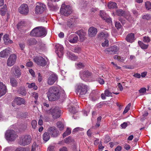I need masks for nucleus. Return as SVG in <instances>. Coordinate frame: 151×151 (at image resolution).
I'll use <instances>...</instances> for the list:
<instances>
[{
	"instance_id": "obj_21",
	"label": "nucleus",
	"mask_w": 151,
	"mask_h": 151,
	"mask_svg": "<svg viewBox=\"0 0 151 151\" xmlns=\"http://www.w3.org/2000/svg\"><path fill=\"white\" fill-rule=\"evenodd\" d=\"M125 39L127 42L130 43L133 42L135 40L134 34L132 33L129 34L127 36Z\"/></svg>"
},
{
	"instance_id": "obj_53",
	"label": "nucleus",
	"mask_w": 151,
	"mask_h": 151,
	"mask_svg": "<svg viewBox=\"0 0 151 151\" xmlns=\"http://www.w3.org/2000/svg\"><path fill=\"white\" fill-rule=\"evenodd\" d=\"M92 130L90 129H89L87 132V135L89 137H91L92 134Z\"/></svg>"
},
{
	"instance_id": "obj_34",
	"label": "nucleus",
	"mask_w": 151,
	"mask_h": 151,
	"mask_svg": "<svg viewBox=\"0 0 151 151\" xmlns=\"http://www.w3.org/2000/svg\"><path fill=\"white\" fill-rule=\"evenodd\" d=\"M28 42V44L29 45H35L37 42V40L34 39H31L29 40Z\"/></svg>"
},
{
	"instance_id": "obj_24",
	"label": "nucleus",
	"mask_w": 151,
	"mask_h": 151,
	"mask_svg": "<svg viewBox=\"0 0 151 151\" xmlns=\"http://www.w3.org/2000/svg\"><path fill=\"white\" fill-rule=\"evenodd\" d=\"M9 52V48H7L4 50L0 52V57L1 58H5L8 55Z\"/></svg>"
},
{
	"instance_id": "obj_30",
	"label": "nucleus",
	"mask_w": 151,
	"mask_h": 151,
	"mask_svg": "<svg viewBox=\"0 0 151 151\" xmlns=\"http://www.w3.org/2000/svg\"><path fill=\"white\" fill-rule=\"evenodd\" d=\"M19 93L23 96H25L27 93L26 89L23 88L21 87L18 90Z\"/></svg>"
},
{
	"instance_id": "obj_40",
	"label": "nucleus",
	"mask_w": 151,
	"mask_h": 151,
	"mask_svg": "<svg viewBox=\"0 0 151 151\" xmlns=\"http://www.w3.org/2000/svg\"><path fill=\"white\" fill-rule=\"evenodd\" d=\"M71 132L70 129L68 128L66 131L63 134V137H64L70 134Z\"/></svg>"
},
{
	"instance_id": "obj_46",
	"label": "nucleus",
	"mask_w": 151,
	"mask_h": 151,
	"mask_svg": "<svg viewBox=\"0 0 151 151\" xmlns=\"http://www.w3.org/2000/svg\"><path fill=\"white\" fill-rule=\"evenodd\" d=\"M84 130V129L82 128H80L79 127H76L74 129L73 131V132H78L79 131H83Z\"/></svg>"
},
{
	"instance_id": "obj_42",
	"label": "nucleus",
	"mask_w": 151,
	"mask_h": 151,
	"mask_svg": "<svg viewBox=\"0 0 151 151\" xmlns=\"http://www.w3.org/2000/svg\"><path fill=\"white\" fill-rule=\"evenodd\" d=\"M131 106V104L130 103H129L127 106L125 107L124 111L123 112V114H124L127 113L128 110L129 109L130 107Z\"/></svg>"
},
{
	"instance_id": "obj_23",
	"label": "nucleus",
	"mask_w": 151,
	"mask_h": 151,
	"mask_svg": "<svg viewBox=\"0 0 151 151\" xmlns=\"http://www.w3.org/2000/svg\"><path fill=\"white\" fill-rule=\"evenodd\" d=\"M100 14L101 18L104 20L108 22H111V19L109 18L106 16V14L103 11H101L100 12Z\"/></svg>"
},
{
	"instance_id": "obj_41",
	"label": "nucleus",
	"mask_w": 151,
	"mask_h": 151,
	"mask_svg": "<svg viewBox=\"0 0 151 151\" xmlns=\"http://www.w3.org/2000/svg\"><path fill=\"white\" fill-rule=\"evenodd\" d=\"M104 94L105 96L108 97L111 96L112 97V93L109 91L107 89L106 90L104 91Z\"/></svg>"
},
{
	"instance_id": "obj_33",
	"label": "nucleus",
	"mask_w": 151,
	"mask_h": 151,
	"mask_svg": "<svg viewBox=\"0 0 151 151\" xmlns=\"http://www.w3.org/2000/svg\"><path fill=\"white\" fill-rule=\"evenodd\" d=\"M10 82L12 86L13 87H16L17 85V82L14 78H12L10 79Z\"/></svg>"
},
{
	"instance_id": "obj_7",
	"label": "nucleus",
	"mask_w": 151,
	"mask_h": 151,
	"mask_svg": "<svg viewBox=\"0 0 151 151\" xmlns=\"http://www.w3.org/2000/svg\"><path fill=\"white\" fill-rule=\"evenodd\" d=\"M46 6L43 3L37 2L35 8V12L36 14H40L45 10Z\"/></svg>"
},
{
	"instance_id": "obj_17",
	"label": "nucleus",
	"mask_w": 151,
	"mask_h": 151,
	"mask_svg": "<svg viewBox=\"0 0 151 151\" xmlns=\"http://www.w3.org/2000/svg\"><path fill=\"white\" fill-rule=\"evenodd\" d=\"M48 133L49 134L53 137H56L58 136V132L54 127H50L48 129Z\"/></svg>"
},
{
	"instance_id": "obj_56",
	"label": "nucleus",
	"mask_w": 151,
	"mask_h": 151,
	"mask_svg": "<svg viewBox=\"0 0 151 151\" xmlns=\"http://www.w3.org/2000/svg\"><path fill=\"white\" fill-rule=\"evenodd\" d=\"M32 96L35 98V99L37 100L38 97V94L36 92H33L32 93Z\"/></svg>"
},
{
	"instance_id": "obj_8",
	"label": "nucleus",
	"mask_w": 151,
	"mask_h": 151,
	"mask_svg": "<svg viewBox=\"0 0 151 151\" xmlns=\"http://www.w3.org/2000/svg\"><path fill=\"white\" fill-rule=\"evenodd\" d=\"M49 110L53 119H57L60 116L61 111L59 107H56L52 108Z\"/></svg>"
},
{
	"instance_id": "obj_6",
	"label": "nucleus",
	"mask_w": 151,
	"mask_h": 151,
	"mask_svg": "<svg viewBox=\"0 0 151 151\" xmlns=\"http://www.w3.org/2000/svg\"><path fill=\"white\" fill-rule=\"evenodd\" d=\"M5 136L7 140L11 141H13L17 137L15 131L12 130L7 131Z\"/></svg>"
},
{
	"instance_id": "obj_26",
	"label": "nucleus",
	"mask_w": 151,
	"mask_h": 151,
	"mask_svg": "<svg viewBox=\"0 0 151 151\" xmlns=\"http://www.w3.org/2000/svg\"><path fill=\"white\" fill-rule=\"evenodd\" d=\"M3 40L5 44H8L13 43L12 40L9 39V35H5L3 37Z\"/></svg>"
},
{
	"instance_id": "obj_28",
	"label": "nucleus",
	"mask_w": 151,
	"mask_h": 151,
	"mask_svg": "<svg viewBox=\"0 0 151 151\" xmlns=\"http://www.w3.org/2000/svg\"><path fill=\"white\" fill-rule=\"evenodd\" d=\"M116 14L119 16H123L125 17V11L122 9H120L117 10L116 11Z\"/></svg>"
},
{
	"instance_id": "obj_52",
	"label": "nucleus",
	"mask_w": 151,
	"mask_h": 151,
	"mask_svg": "<svg viewBox=\"0 0 151 151\" xmlns=\"http://www.w3.org/2000/svg\"><path fill=\"white\" fill-rule=\"evenodd\" d=\"M110 140V138L109 137L108 135L106 136L104 139V143H106Z\"/></svg>"
},
{
	"instance_id": "obj_3",
	"label": "nucleus",
	"mask_w": 151,
	"mask_h": 151,
	"mask_svg": "<svg viewBox=\"0 0 151 151\" xmlns=\"http://www.w3.org/2000/svg\"><path fill=\"white\" fill-rule=\"evenodd\" d=\"M88 90V87L83 83L79 84L77 88V92L79 93L80 97H83V95L86 94Z\"/></svg>"
},
{
	"instance_id": "obj_38",
	"label": "nucleus",
	"mask_w": 151,
	"mask_h": 151,
	"mask_svg": "<svg viewBox=\"0 0 151 151\" xmlns=\"http://www.w3.org/2000/svg\"><path fill=\"white\" fill-rule=\"evenodd\" d=\"M116 6V4L115 2H109L108 4V6L109 8H114Z\"/></svg>"
},
{
	"instance_id": "obj_5",
	"label": "nucleus",
	"mask_w": 151,
	"mask_h": 151,
	"mask_svg": "<svg viewBox=\"0 0 151 151\" xmlns=\"http://www.w3.org/2000/svg\"><path fill=\"white\" fill-rule=\"evenodd\" d=\"M32 141L31 136L29 135H26L22 136L19 141V144L23 146L29 145Z\"/></svg>"
},
{
	"instance_id": "obj_35",
	"label": "nucleus",
	"mask_w": 151,
	"mask_h": 151,
	"mask_svg": "<svg viewBox=\"0 0 151 151\" xmlns=\"http://www.w3.org/2000/svg\"><path fill=\"white\" fill-rule=\"evenodd\" d=\"M109 35V34L106 32H101L99 34V37L104 38L108 37Z\"/></svg>"
},
{
	"instance_id": "obj_43",
	"label": "nucleus",
	"mask_w": 151,
	"mask_h": 151,
	"mask_svg": "<svg viewBox=\"0 0 151 151\" xmlns=\"http://www.w3.org/2000/svg\"><path fill=\"white\" fill-rule=\"evenodd\" d=\"M69 110L70 112L73 114H74L77 112V111L76 109L75 108L71 106L69 108Z\"/></svg>"
},
{
	"instance_id": "obj_13",
	"label": "nucleus",
	"mask_w": 151,
	"mask_h": 151,
	"mask_svg": "<svg viewBox=\"0 0 151 151\" xmlns=\"http://www.w3.org/2000/svg\"><path fill=\"white\" fill-rule=\"evenodd\" d=\"M17 59V56L14 54H12L10 55L8 58L7 64L9 66H12L15 63Z\"/></svg>"
},
{
	"instance_id": "obj_55",
	"label": "nucleus",
	"mask_w": 151,
	"mask_h": 151,
	"mask_svg": "<svg viewBox=\"0 0 151 151\" xmlns=\"http://www.w3.org/2000/svg\"><path fill=\"white\" fill-rule=\"evenodd\" d=\"M128 123L127 122H124L121 125L122 128L123 129H125L127 126Z\"/></svg>"
},
{
	"instance_id": "obj_61",
	"label": "nucleus",
	"mask_w": 151,
	"mask_h": 151,
	"mask_svg": "<svg viewBox=\"0 0 151 151\" xmlns=\"http://www.w3.org/2000/svg\"><path fill=\"white\" fill-rule=\"evenodd\" d=\"M98 82L101 84H103L104 83V81L103 79L101 78H99L98 79Z\"/></svg>"
},
{
	"instance_id": "obj_63",
	"label": "nucleus",
	"mask_w": 151,
	"mask_h": 151,
	"mask_svg": "<svg viewBox=\"0 0 151 151\" xmlns=\"http://www.w3.org/2000/svg\"><path fill=\"white\" fill-rule=\"evenodd\" d=\"M117 86L121 91H122L123 90V88L121 83H118Z\"/></svg>"
},
{
	"instance_id": "obj_36",
	"label": "nucleus",
	"mask_w": 151,
	"mask_h": 151,
	"mask_svg": "<svg viewBox=\"0 0 151 151\" xmlns=\"http://www.w3.org/2000/svg\"><path fill=\"white\" fill-rule=\"evenodd\" d=\"M75 65L76 68L78 69L83 68L85 66L84 64L83 63L81 62L76 63Z\"/></svg>"
},
{
	"instance_id": "obj_59",
	"label": "nucleus",
	"mask_w": 151,
	"mask_h": 151,
	"mask_svg": "<svg viewBox=\"0 0 151 151\" xmlns=\"http://www.w3.org/2000/svg\"><path fill=\"white\" fill-rule=\"evenodd\" d=\"M29 72L33 77H34L35 76V73L34 71L32 69H29Z\"/></svg>"
},
{
	"instance_id": "obj_25",
	"label": "nucleus",
	"mask_w": 151,
	"mask_h": 151,
	"mask_svg": "<svg viewBox=\"0 0 151 151\" xmlns=\"http://www.w3.org/2000/svg\"><path fill=\"white\" fill-rule=\"evenodd\" d=\"M14 101L18 105L24 104L25 103V100L19 97H17L15 99Z\"/></svg>"
},
{
	"instance_id": "obj_47",
	"label": "nucleus",
	"mask_w": 151,
	"mask_h": 151,
	"mask_svg": "<svg viewBox=\"0 0 151 151\" xmlns=\"http://www.w3.org/2000/svg\"><path fill=\"white\" fill-rule=\"evenodd\" d=\"M101 45L103 47H107L109 46V41L107 39L105 40L104 42L101 44Z\"/></svg>"
},
{
	"instance_id": "obj_11",
	"label": "nucleus",
	"mask_w": 151,
	"mask_h": 151,
	"mask_svg": "<svg viewBox=\"0 0 151 151\" xmlns=\"http://www.w3.org/2000/svg\"><path fill=\"white\" fill-rule=\"evenodd\" d=\"M18 11L21 14L25 15L27 14L29 11L27 5L25 4H22L18 8Z\"/></svg>"
},
{
	"instance_id": "obj_18",
	"label": "nucleus",
	"mask_w": 151,
	"mask_h": 151,
	"mask_svg": "<svg viewBox=\"0 0 151 151\" xmlns=\"http://www.w3.org/2000/svg\"><path fill=\"white\" fill-rule=\"evenodd\" d=\"M97 32V30L96 28L91 27H90L88 31V34L89 36L90 37H93L95 36Z\"/></svg>"
},
{
	"instance_id": "obj_31",
	"label": "nucleus",
	"mask_w": 151,
	"mask_h": 151,
	"mask_svg": "<svg viewBox=\"0 0 151 151\" xmlns=\"http://www.w3.org/2000/svg\"><path fill=\"white\" fill-rule=\"evenodd\" d=\"M138 43L139 46L142 49H147V48L148 46V45L145 44L142 41H139L138 42Z\"/></svg>"
},
{
	"instance_id": "obj_10",
	"label": "nucleus",
	"mask_w": 151,
	"mask_h": 151,
	"mask_svg": "<svg viewBox=\"0 0 151 151\" xmlns=\"http://www.w3.org/2000/svg\"><path fill=\"white\" fill-rule=\"evenodd\" d=\"M119 50V47L116 45H114L106 49L104 51L106 54L114 55L117 53Z\"/></svg>"
},
{
	"instance_id": "obj_16",
	"label": "nucleus",
	"mask_w": 151,
	"mask_h": 151,
	"mask_svg": "<svg viewBox=\"0 0 151 151\" xmlns=\"http://www.w3.org/2000/svg\"><path fill=\"white\" fill-rule=\"evenodd\" d=\"M12 71L14 75L17 78L20 77L21 74L19 67L17 66H14L12 68Z\"/></svg>"
},
{
	"instance_id": "obj_32",
	"label": "nucleus",
	"mask_w": 151,
	"mask_h": 151,
	"mask_svg": "<svg viewBox=\"0 0 151 151\" xmlns=\"http://www.w3.org/2000/svg\"><path fill=\"white\" fill-rule=\"evenodd\" d=\"M50 137L49 133L47 132H45L43 134V140L47 142L50 139Z\"/></svg>"
},
{
	"instance_id": "obj_48",
	"label": "nucleus",
	"mask_w": 151,
	"mask_h": 151,
	"mask_svg": "<svg viewBox=\"0 0 151 151\" xmlns=\"http://www.w3.org/2000/svg\"><path fill=\"white\" fill-rule=\"evenodd\" d=\"M37 121L35 120H33L32 121L31 124L32 127L34 129H35L37 125Z\"/></svg>"
},
{
	"instance_id": "obj_4",
	"label": "nucleus",
	"mask_w": 151,
	"mask_h": 151,
	"mask_svg": "<svg viewBox=\"0 0 151 151\" xmlns=\"http://www.w3.org/2000/svg\"><path fill=\"white\" fill-rule=\"evenodd\" d=\"M61 14L65 16H68L72 12V8L69 5H63L60 9Z\"/></svg>"
},
{
	"instance_id": "obj_1",
	"label": "nucleus",
	"mask_w": 151,
	"mask_h": 151,
	"mask_svg": "<svg viewBox=\"0 0 151 151\" xmlns=\"http://www.w3.org/2000/svg\"><path fill=\"white\" fill-rule=\"evenodd\" d=\"M47 96L50 101H54L59 99L60 96V92L59 88L56 86L50 87L46 93Z\"/></svg>"
},
{
	"instance_id": "obj_27",
	"label": "nucleus",
	"mask_w": 151,
	"mask_h": 151,
	"mask_svg": "<svg viewBox=\"0 0 151 151\" xmlns=\"http://www.w3.org/2000/svg\"><path fill=\"white\" fill-rule=\"evenodd\" d=\"M27 85V87L29 88H33L35 90H36L37 89V87L35 85V83H26Z\"/></svg>"
},
{
	"instance_id": "obj_60",
	"label": "nucleus",
	"mask_w": 151,
	"mask_h": 151,
	"mask_svg": "<svg viewBox=\"0 0 151 151\" xmlns=\"http://www.w3.org/2000/svg\"><path fill=\"white\" fill-rule=\"evenodd\" d=\"M38 81L39 82H40L42 80V76L41 75V74L40 73H38Z\"/></svg>"
},
{
	"instance_id": "obj_54",
	"label": "nucleus",
	"mask_w": 151,
	"mask_h": 151,
	"mask_svg": "<svg viewBox=\"0 0 151 151\" xmlns=\"http://www.w3.org/2000/svg\"><path fill=\"white\" fill-rule=\"evenodd\" d=\"M115 26L117 29L120 28L121 27V25L119 22H115Z\"/></svg>"
},
{
	"instance_id": "obj_37",
	"label": "nucleus",
	"mask_w": 151,
	"mask_h": 151,
	"mask_svg": "<svg viewBox=\"0 0 151 151\" xmlns=\"http://www.w3.org/2000/svg\"><path fill=\"white\" fill-rule=\"evenodd\" d=\"M57 125L58 128L60 130H62L63 129L64 125L61 122H58L57 123Z\"/></svg>"
},
{
	"instance_id": "obj_45",
	"label": "nucleus",
	"mask_w": 151,
	"mask_h": 151,
	"mask_svg": "<svg viewBox=\"0 0 151 151\" xmlns=\"http://www.w3.org/2000/svg\"><path fill=\"white\" fill-rule=\"evenodd\" d=\"M146 91V89L145 88H142L139 90V92L140 93V95H143L145 93Z\"/></svg>"
},
{
	"instance_id": "obj_2",
	"label": "nucleus",
	"mask_w": 151,
	"mask_h": 151,
	"mask_svg": "<svg viewBox=\"0 0 151 151\" xmlns=\"http://www.w3.org/2000/svg\"><path fill=\"white\" fill-rule=\"evenodd\" d=\"M47 34V31L45 28L43 27L39 26L33 29L30 32V35L32 36L44 37Z\"/></svg>"
},
{
	"instance_id": "obj_62",
	"label": "nucleus",
	"mask_w": 151,
	"mask_h": 151,
	"mask_svg": "<svg viewBox=\"0 0 151 151\" xmlns=\"http://www.w3.org/2000/svg\"><path fill=\"white\" fill-rule=\"evenodd\" d=\"M132 12L134 14V15L136 17L139 15L138 12L137 11L134 10H132Z\"/></svg>"
},
{
	"instance_id": "obj_14",
	"label": "nucleus",
	"mask_w": 151,
	"mask_h": 151,
	"mask_svg": "<svg viewBox=\"0 0 151 151\" xmlns=\"http://www.w3.org/2000/svg\"><path fill=\"white\" fill-rule=\"evenodd\" d=\"M55 47L56 49L55 50L56 53L59 57H60L63 54L64 48L63 46L59 44H57L55 45Z\"/></svg>"
},
{
	"instance_id": "obj_20",
	"label": "nucleus",
	"mask_w": 151,
	"mask_h": 151,
	"mask_svg": "<svg viewBox=\"0 0 151 151\" xmlns=\"http://www.w3.org/2000/svg\"><path fill=\"white\" fill-rule=\"evenodd\" d=\"M7 88L5 85L0 82V97L5 94Z\"/></svg>"
},
{
	"instance_id": "obj_29",
	"label": "nucleus",
	"mask_w": 151,
	"mask_h": 151,
	"mask_svg": "<svg viewBox=\"0 0 151 151\" xmlns=\"http://www.w3.org/2000/svg\"><path fill=\"white\" fill-rule=\"evenodd\" d=\"M77 33L79 36L80 38L83 40L85 35V33L83 32V30H80L76 32Z\"/></svg>"
},
{
	"instance_id": "obj_51",
	"label": "nucleus",
	"mask_w": 151,
	"mask_h": 151,
	"mask_svg": "<svg viewBox=\"0 0 151 151\" xmlns=\"http://www.w3.org/2000/svg\"><path fill=\"white\" fill-rule=\"evenodd\" d=\"M150 16L149 14H146L142 16V18L144 19L149 20L150 18Z\"/></svg>"
},
{
	"instance_id": "obj_39",
	"label": "nucleus",
	"mask_w": 151,
	"mask_h": 151,
	"mask_svg": "<svg viewBox=\"0 0 151 151\" xmlns=\"http://www.w3.org/2000/svg\"><path fill=\"white\" fill-rule=\"evenodd\" d=\"M143 41L145 43H148L151 40L150 37L148 36H145L143 37Z\"/></svg>"
},
{
	"instance_id": "obj_19",
	"label": "nucleus",
	"mask_w": 151,
	"mask_h": 151,
	"mask_svg": "<svg viewBox=\"0 0 151 151\" xmlns=\"http://www.w3.org/2000/svg\"><path fill=\"white\" fill-rule=\"evenodd\" d=\"M51 114V112L49 110H47L44 112V115L43 116L41 115L40 116L41 119H43L44 121L47 122L48 121L50 118V116Z\"/></svg>"
},
{
	"instance_id": "obj_57",
	"label": "nucleus",
	"mask_w": 151,
	"mask_h": 151,
	"mask_svg": "<svg viewBox=\"0 0 151 151\" xmlns=\"http://www.w3.org/2000/svg\"><path fill=\"white\" fill-rule=\"evenodd\" d=\"M15 151H26V150L24 147H19L17 148Z\"/></svg>"
},
{
	"instance_id": "obj_58",
	"label": "nucleus",
	"mask_w": 151,
	"mask_h": 151,
	"mask_svg": "<svg viewBox=\"0 0 151 151\" xmlns=\"http://www.w3.org/2000/svg\"><path fill=\"white\" fill-rule=\"evenodd\" d=\"M33 65V63L32 61H29L27 62L26 64V65L27 67H31Z\"/></svg>"
},
{
	"instance_id": "obj_44",
	"label": "nucleus",
	"mask_w": 151,
	"mask_h": 151,
	"mask_svg": "<svg viewBox=\"0 0 151 151\" xmlns=\"http://www.w3.org/2000/svg\"><path fill=\"white\" fill-rule=\"evenodd\" d=\"M146 9L149 10L151 9V3L150 1H147L145 3Z\"/></svg>"
},
{
	"instance_id": "obj_9",
	"label": "nucleus",
	"mask_w": 151,
	"mask_h": 151,
	"mask_svg": "<svg viewBox=\"0 0 151 151\" xmlns=\"http://www.w3.org/2000/svg\"><path fill=\"white\" fill-rule=\"evenodd\" d=\"M33 60L37 65L40 66H45L47 64L45 59L41 56L35 57Z\"/></svg>"
},
{
	"instance_id": "obj_50",
	"label": "nucleus",
	"mask_w": 151,
	"mask_h": 151,
	"mask_svg": "<svg viewBox=\"0 0 151 151\" xmlns=\"http://www.w3.org/2000/svg\"><path fill=\"white\" fill-rule=\"evenodd\" d=\"M74 52H75L79 53L81 52V49L79 47H76L74 49Z\"/></svg>"
},
{
	"instance_id": "obj_49",
	"label": "nucleus",
	"mask_w": 151,
	"mask_h": 151,
	"mask_svg": "<svg viewBox=\"0 0 151 151\" xmlns=\"http://www.w3.org/2000/svg\"><path fill=\"white\" fill-rule=\"evenodd\" d=\"M65 142L67 144H68L71 142V137H69L64 139Z\"/></svg>"
},
{
	"instance_id": "obj_22",
	"label": "nucleus",
	"mask_w": 151,
	"mask_h": 151,
	"mask_svg": "<svg viewBox=\"0 0 151 151\" xmlns=\"http://www.w3.org/2000/svg\"><path fill=\"white\" fill-rule=\"evenodd\" d=\"M78 37L75 35H70L68 38V41L71 43H74L77 42L78 40Z\"/></svg>"
},
{
	"instance_id": "obj_64",
	"label": "nucleus",
	"mask_w": 151,
	"mask_h": 151,
	"mask_svg": "<svg viewBox=\"0 0 151 151\" xmlns=\"http://www.w3.org/2000/svg\"><path fill=\"white\" fill-rule=\"evenodd\" d=\"M60 151H68L67 148L65 147H63L59 149Z\"/></svg>"
},
{
	"instance_id": "obj_15",
	"label": "nucleus",
	"mask_w": 151,
	"mask_h": 151,
	"mask_svg": "<svg viewBox=\"0 0 151 151\" xmlns=\"http://www.w3.org/2000/svg\"><path fill=\"white\" fill-rule=\"evenodd\" d=\"M58 79L57 76L54 74L50 75L48 77L47 82L50 85H53Z\"/></svg>"
},
{
	"instance_id": "obj_12",
	"label": "nucleus",
	"mask_w": 151,
	"mask_h": 151,
	"mask_svg": "<svg viewBox=\"0 0 151 151\" xmlns=\"http://www.w3.org/2000/svg\"><path fill=\"white\" fill-rule=\"evenodd\" d=\"M91 74L88 70H82L80 72V76L82 80L86 81L88 80L87 78L91 76Z\"/></svg>"
}]
</instances>
